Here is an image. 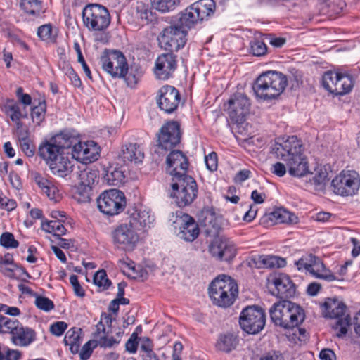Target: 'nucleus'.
Masks as SVG:
<instances>
[{"label": "nucleus", "mask_w": 360, "mask_h": 360, "mask_svg": "<svg viewBox=\"0 0 360 360\" xmlns=\"http://www.w3.org/2000/svg\"><path fill=\"white\" fill-rule=\"evenodd\" d=\"M31 176L37 186L44 191L53 181L37 172H32Z\"/></svg>", "instance_id": "obj_50"}, {"label": "nucleus", "mask_w": 360, "mask_h": 360, "mask_svg": "<svg viewBox=\"0 0 360 360\" xmlns=\"http://www.w3.org/2000/svg\"><path fill=\"white\" fill-rule=\"evenodd\" d=\"M138 335L135 333H132L125 345L126 350L131 354L136 352L138 347Z\"/></svg>", "instance_id": "obj_61"}, {"label": "nucleus", "mask_w": 360, "mask_h": 360, "mask_svg": "<svg viewBox=\"0 0 360 360\" xmlns=\"http://www.w3.org/2000/svg\"><path fill=\"white\" fill-rule=\"evenodd\" d=\"M207 168L210 171H215L217 169V155L214 152H212L205 158Z\"/></svg>", "instance_id": "obj_58"}, {"label": "nucleus", "mask_w": 360, "mask_h": 360, "mask_svg": "<svg viewBox=\"0 0 360 360\" xmlns=\"http://www.w3.org/2000/svg\"><path fill=\"white\" fill-rule=\"evenodd\" d=\"M259 262L265 268H281L286 265L285 259L274 255L261 256Z\"/></svg>", "instance_id": "obj_41"}, {"label": "nucleus", "mask_w": 360, "mask_h": 360, "mask_svg": "<svg viewBox=\"0 0 360 360\" xmlns=\"http://www.w3.org/2000/svg\"><path fill=\"white\" fill-rule=\"evenodd\" d=\"M288 84L286 77L276 71H268L260 75L253 86L257 98L271 100L283 93Z\"/></svg>", "instance_id": "obj_4"}, {"label": "nucleus", "mask_w": 360, "mask_h": 360, "mask_svg": "<svg viewBox=\"0 0 360 360\" xmlns=\"http://www.w3.org/2000/svg\"><path fill=\"white\" fill-rule=\"evenodd\" d=\"M238 345V340L231 334L221 335L217 342L216 347L219 350L229 352L235 349Z\"/></svg>", "instance_id": "obj_39"}, {"label": "nucleus", "mask_w": 360, "mask_h": 360, "mask_svg": "<svg viewBox=\"0 0 360 360\" xmlns=\"http://www.w3.org/2000/svg\"><path fill=\"white\" fill-rule=\"evenodd\" d=\"M72 146V158L84 164L96 161L100 155V148L93 141H79Z\"/></svg>", "instance_id": "obj_18"}, {"label": "nucleus", "mask_w": 360, "mask_h": 360, "mask_svg": "<svg viewBox=\"0 0 360 360\" xmlns=\"http://www.w3.org/2000/svg\"><path fill=\"white\" fill-rule=\"evenodd\" d=\"M138 230L129 222L117 226L112 231V243L117 249L132 252L136 248L140 236Z\"/></svg>", "instance_id": "obj_10"}, {"label": "nucleus", "mask_w": 360, "mask_h": 360, "mask_svg": "<svg viewBox=\"0 0 360 360\" xmlns=\"http://www.w3.org/2000/svg\"><path fill=\"white\" fill-rule=\"evenodd\" d=\"M187 29L179 20L176 23L166 27L158 37L161 47L171 52L182 49L187 41Z\"/></svg>", "instance_id": "obj_9"}, {"label": "nucleus", "mask_w": 360, "mask_h": 360, "mask_svg": "<svg viewBox=\"0 0 360 360\" xmlns=\"http://www.w3.org/2000/svg\"><path fill=\"white\" fill-rule=\"evenodd\" d=\"M120 157L125 164L142 162L144 153L137 143H128L122 146Z\"/></svg>", "instance_id": "obj_29"}, {"label": "nucleus", "mask_w": 360, "mask_h": 360, "mask_svg": "<svg viewBox=\"0 0 360 360\" xmlns=\"http://www.w3.org/2000/svg\"><path fill=\"white\" fill-rule=\"evenodd\" d=\"M272 322L284 328L297 326L304 319L303 309L295 303L283 300L276 303L269 309Z\"/></svg>", "instance_id": "obj_3"}, {"label": "nucleus", "mask_w": 360, "mask_h": 360, "mask_svg": "<svg viewBox=\"0 0 360 360\" xmlns=\"http://www.w3.org/2000/svg\"><path fill=\"white\" fill-rule=\"evenodd\" d=\"M0 244L7 248H15L18 246L19 243L14 238L12 233L6 232L0 237Z\"/></svg>", "instance_id": "obj_51"}, {"label": "nucleus", "mask_w": 360, "mask_h": 360, "mask_svg": "<svg viewBox=\"0 0 360 360\" xmlns=\"http://www.w3.org/2000/svg\"><path fill=\"white\" fill-rule=\"evenodd\" d=\"M40 40L46 43H55L57 39V31L51 23H46L39 26L37 32Z\"/></svg>", "instance_id": "obj_35"}, {"label": "nucleus", "mask_w": 360, "mask_h": 360, "mask_svg": "<svg viewBox=\"0 0 360 360\" xmlns=\"http://www.w3.org/2000/svg\"><path fill=\"white\" fill-rule=\"evenodd\" d=\"M136 17L140 19L143 23L148 24L152 20V12L148 5L143 2H138L136 7Z\"/></svg>", "instance_id": "obj_44"}, {"label": "nucleus", "mask_w": 360, "mask_h": 360, "mask_svg": "<svg viewBox=\"0 0 360 360\" xmlns=\"http://www.w3.org/2000/svg\"><path fill=\"white\" fill-rule=\"evenodd\" d=\"M34 338V333L32 329L19 326L13 335L16 343L21 346H27L30 344Z\"/></svg>", "instance_id": "obj_37"}, {"label": "nucleus", "mask_w": 360, "mask_h": 360, "mask_svg": "<svg viewBox=\"0 0 360 360\" xmlns=\"http://www.w3.org/2000/svg\"><path fill=\"white\" fill-rule=\"evenodd\" d=\"M91 190L81 188V185H78L77 191L75 194V198L79 202H88L91 200Z\"/></svg>", "instance_id": "obj_53"}, {"label": "nucleus", "mask_w": 360, "mask_h": 360, "mask_svg": "<svg viewBox=\"0 0 360 360\" xmlns=\"http://www.w3.org/2000/svg\"><path fill=\"white\" fill-rule=\"evenodd\" d=\"M311 257L313 256L309 255L305 257H302L295 262L298 270H305L306 271L309 272V268L311 266Z\"/></svg>", "instance_id": "obj_63"}, {"label": "nucleus", "mask_w": 360, "mask_h": 360, "mask_svg": "<svg viewBox=\"0 0 360 360\" xmlns=\"http://www.w3.org/2000/svg\"><path fill=\"white\" fill-rule=\"evenodd\" d=\"M34 303L38 309L44 311H50L54 308L53 301L46 297L37 296Z\"/></svg>", "instance_id": "obj_49"}, {"label": "nucleus", "mask_w": 360, "mask_h": 360, "mask_svg": "<svg viewBox=\"0 0 360 360\" xmlns=\"http://www.w3.org/2000/svg\"><path fill=\"white\" fill-rule=\"evenodd\" d=\"M150 1L155 9L166 13L174 10L180 0H150Z\"/></svg>", "instance_id": "obj_42"}, {"label": "nucleus", "mask_w": 360, "mask_h": 360, "mask_svg": "<svg viewBox=\"0 0 360 360\" xmlns=\"http://www.w3.org/2000/svg\"><path fill=\"white\" fill-rule=\"evenodd\" d=\"M310 177L305 183V186L308 189L314 191H322L328 181V172L326 166L317 165L313 172H309Z\"/></svg>", "instance_id": "obj_26"}, {"label": "nucleus", "mask_w": 360, "mask_h": 360, "mask_svg": "<svg viewBox=\"0 0 360 360\" xmlns=\"http://www.w3.org/2000/svg\"><path fill=\"white\" fill-rule=\"evenodd\" d=\"M269 219L275 224H295L298 223V217L284 208H277L268 214Z\"/></svg>", "instance_id": "obj_31"}, {"label": "nucleus", "mask_w": 360, "mask_h": 360, "mask_svg": "<svg viewBox=\"0 0 360 360\" xmlns=\"http://www.w3.org/2000/svg\"><path fill=\"white\" fill-rule=\"evenodd\" d=\"M310 259L311 266L309 273L316 278L325 279L326 281L335 280V278L334 275L331 274L328 270L325 269L323 264L319 258L313 256L311 257Z\"/></svg>", "instance_id": "obj_32"}, {"label": "nucleus", "mask_w": 360, "mask_h": 360, "mask_svg": "<svg viewBox=\"0 0 360 360\" xmlns=\"http://www.w3.org/2000/svg\"><path fill=\"white\" fill-rule=\"evenodd\" d=\"M68 325L63 321H57L50 326V331L56 336H60L66 330Z\"/></svg>", "instance_id": "obj_59"}, {"label": "nucleus", "mask_w": 360, "mask_h": 360, "mask_svg": "<svg viewBox=\"0 0 360 360\" xmlns=\"http://www.w3.org/2000/svg\"><path fill=\"white\" fill-rule=\"evenodd\" d=\"M250 50L254 56H262L266 54L267 47L264 42L259 40H254L250 43Z\"/></svg>", "instance_id": "obj_52"}, {"label": "nucleus", "mask_w": 360, "mask_h": 360, "mask_svg": "<svg viewBox=\"0 0 360 360\" xmlns=\"http://www.w3.org/2000/svg\"><path fill=\"white\" fill-rule=\"evenodd\" d=\"M250 107L248 98L243 94H236L229 99L225 110L232 121L243 124V120L249 112Z\"/></svg>", "instance_id": "obj_15"}, {"label": "nucleus", "mask_w": 360, "mask_h": 360, "mask_svg": "<svg viewBox=\"0 0 360 360\" xmlns=\"http://www.w3.org/2000/svg\"><path fill=\"white\" fill-rule=\"evenodd\" d=\"M44 192L46 194L47 197L55 202L58 201L60 199V194L58 187L53 184V182L49 185Z\"/></svg>", "instance_id": "obj_55"}, {"label": "nucleus", "mask_w": 360, "mask_h": 360, "mask_svg": "<svg viewBox=\"0 0 360 360\" xmlns=\"http://www.w3.org/2000/svg\"><path fill=\"white\" fill-rule=\"evenodd\" d=\"M339 84L340 85L339 96L348 94L354 86L355 78L350 73L339 69Z\"/></svg>", "instance_id": "obj_34"}, {"label": "nucleus", "mask_w": 360, "mask_h": 360, "mask_svg": "<svg viewBox=\"0 0 360 360\" xmlns=\"http://www.w3.org/2000/svg\"><path fill=\"white\" fill-rule=\"evenodd\" d=\"M236 250L233 242L223 236L214 238L209 246L211 255L219 261L232 260L236 257Z\"/></svg>", "instance_id": "obj_14"}, {"label": "nucleus", "mask_w": 360, "mask_h": 360, "mask_svg": "<svg viewBox=\"0 0 360 360\" xmlns=\"http://www.w3.org/2000/svg\"><path fill=\"white\" fill-rule=\"evenodd\" d=\"M158 146L165 150H170L181 141L180 125L176 121H171L163 125L158 134Z\"/></svg>", "instance_id": "obj_17"}, {"label": "nucleus", "mask_w": 360, "mask_h": 360, "mask_svg": "<svg viewBox=\"0 0 360 360\" xmlns=\"http://www.w3.org/2000/svg\"><path fill=\"white\" fill-rule=\"evenodd\" d=\"M323 316L325 318L334 319L338 318V301L335 297H328L321 304Z\"/></svg>", "instance_id": "obj_38"}, {"label": "nucleus", "mask_w": 360, "mask_h": 360, "mask_svg": "<svg viewBox=\"0 0 360 360\" xmlns=\"http://www.w3.org/2000/svg\"><path fill=\"white\" fill-rule=\"evenodd\" d=\"M339 195L352 196L358 192L360 186V177L354 170H342L339 175Z\"/></svg>", "instance_id": "obj_22"}, {"label": "nucleus", "mask_w": 360, "mask_h": 360, "mask_svg": "<svg viewBox=\"0 0 360 360\" xmlns=\"http://www.w3.org/2000/svg\"><path fill=\"white\" fill-rule=\"evenodd\" d=\"M98 207L107 215H115L124 210L125 197L124 193L117 189L104 191L97 200Z\"/></svg>", "instance_id": "obj_13"}, {"label": "nucleus", "mask_w": 360, "mask_h": 360, "mask_svg": "<svg viewBox=\"0 0 360 360\" xmlns=\"http://www.w3.org/2000/svg\"><path fill=\"white\" fill-rule=\"evenodd\" d=\"M338 72L328 71L322 78L323 87L329 92L337 94Z\"/></svg>", "instance_id": "obj_40"}, {"label": "nucleus", "mask_w": 360, "mask_h": 360, "mask_svg": "<svg viewBox=\"0 0 360 360\" xmlns=\"http://www.w3.org/2000/svg\"><path fill=\"white\" fill-rule=\"evenodd\" d=\"M46 105L45 101L39 102L34 106L31 112L32 121L37 125H39L45 118Z\"/></svg>", "instance_id": "obj_45"}, {"label": "nucleus", "mask_w": 360, "mask_h": 360, "mask_svg": "<svg viewBox=\"0 0 360 360\" xmlns=\"http://www.w3.org/2000/svg\"><path fill=\"white\" fill-rule=\"evenodd\" d=\"M167 172L173 176L172 181L177 179L179 176H186V172L188 162L181 151H172L167 158Z\"/></svg>", "instance_id": "obj_23"}, {"label": "nucleus", "mask_w": 360, "mask_h": 360, "mask_svg": "<svg viewBox=\"0 0 360 360\" xmlns=\"http://www.w3.org/2000/svg\"><path fill=\"white\" fill-rule=\"evenodd\" d=\"M16 207V202L13 199H8L6 197L0 196V207L4 208L8 211L13 210Z\"/></svg>", "instance_id": "obj_64"}, {"label": "nucleus", "mask_w": 360, "mask_h": 360, "mask_svg": "<svg viewBox=\"0 0 360 360\" xmlns=\"http://www.w3.org/2000/svg\"><path fill=\"white\" fill-rule=\"evenodd\" d=\"M176 56L171 53H162L155 60L154 74L158 79L167 80L171 77L177 67Z\"/></svg>", "instance_id": "obj_21"}, {"label": "nucleus", "mask_w": 360, "mask_h": 360, "mask_svg": "<svg viewBox=\"0 0 360 360\" xmlns=\"http://www.w3.org/2000/svg\"><path fill=\"white\" fill-rule=\"evenodd\" d=\"M81 333L80 328H72L65 335L64 342L65 345L69 346L72 354H77L79 352L82 343Z\"/></svg>", "instance_id": "obj_33"}, {"label": "nucleus", "mask_w": 360, "mask_h": 360, "mask_svg": "<svg viewBox=\"0 0 360 360\" xmlns=\"http://www.w3.org/2000/svg\"><path fill=\"white\" fill-rule=\"evenodd\" d=\"M94 283L98 288L99 290H105L112 284L108 278L106 271L103 269L98 271L94 274Z\"/></svg>", "instance_id": "obj_43"}, {"label": "nucleus", "mask_w": 360, "mask_h": 360, "mask_svg": "<svg viewBox=\"0 0 360 360\" xmlns=\"http://www.w3.org/2000/svg\"><path fill=\"white\" fill-rule=\"evenodd\" d=\"M23 153L28 157H32L34 154L35 147L30 139H22L19 142Z\"/></svg>", "instance_id": "obj_56"}, {"label": "nucleus", "mask_w": 360, "mask_h": 360, "mask_svg": "<svg viewBox=\"0 0 360 360\" xmlns=\"http://www.w3.org/2000/svg\"><path fill=\"white\" fill-rule=\"evenodd\" d=\"M64 221L61 220H43L41 229L47 233L53 234L56 236H61L66 233V229L63 225Z\"/></svg>", "instance_id": "obj_36"}, {"label": "nucleus", "mask_w": 360, "mask_h": 360, "mask_svg": "<svg viewBox=\"0 0 360 360\" xmlns=\"http://www.w3.org/2000/svg\"><path fill=\"white\" fill-rule=\"evenodd\" d=\"M352 319L347 307L342 302H339V338H345L350 342L352 338Z\"/></svg>", "instance_id": "obj_27"}, {"label": "nucleus", "mask_w": 360, "mask_h": 360, "mask_svg": "<svg viewBox=\"0 0 360 360\" xmlns=\"http://www.w3.org/2000/svg\"><path fill=\"white\" fill-rule=\"evenodd\" d=\"M171 197L175 199L179 207L190 205L195 199L198 194V186L190 176H181L173 181Z\"/></svg>", "instance_id": "obj_8"}, {"label": "nucleus", "mask_w": 360, "mask_h": 360, "mask_svg": "<svg viewBox=\"0 0 360 360\" xmlns=\"http://www.w3.org/2000/svg\"><path fill=\"white\" fill-rule=\"evenodd\" d=\"M127 215L128 222L138 231H147L155 221L150 210L143 206L130 207L127 210Z\"/></svg>", "instance_id": "obj_16"}, {"label": "nucleus", "mask_w": 360, "mask_h": 360, "mask_svg": "<svg viewBox=\"0 0 360 360\" xmlns=\"http://www.w3.org/2000/svg\"><path fill=\"white\" fill-rule=\"evenodd\" d=\"M95 343L96 342L94 340H89L84 345L79 353V356L82 360H87L89 359L92 354L93 349L95 347Z\"/></svg>", "instance_id": "obj_54"}, {"label": "nucleus", "mask_w": 360, "mask_h": 360, "mask_svg": "<svg viewBox=\"0 0 360 360\" xmlns=\"http://www.w3.org/2000/svg\"><path fill=\"white\" fill-rule=\"evenodd\" d=\"M215 9L216 4L213 0H199L180 13L179 22L187 28H191L195 25L207 20L214 13Z\"/></svg>", "instance_id": "obj_6"}, {"label": "nucleus", "mask_w": 360, "mask_h": 360, "mask_svg": "<svg viewBox=\"0 0 360 360\" xmlns=\"http://www.w3.org/2000/svg\"><path fill=\"white\" fill-rule=\"evenodd\" d=\"M265 321V314L261 308L249 306L241 311L239 323L245 332L256 334L263 329Z\"/></svg>", "instance_id": "obj_12"}, {"label": "nucleus", "mask_w": 360, "mask_h": 360, "mask_svg": "<svg viewBox=\"0 0 360 360\" xmlns=\"http://www.w3.org/2000/svg\"><path fill=\"white\" fill-rule=\"evenodd\" d=\"M272 283L275 290L272 294L281 298H289L295 293V285L289 277L285 274H279L272 278Z\"/></svg>", "instance_id": "obj_25"}, {"label": "nucleus", "mask_w": 360, "mask_h": 360, "mask_svg": "<svg viewBox=\"0 0 360 360\" xmlns=\"http://www.w3.org/2000/svg\"><path fill=\"white\" fill-rule=\"evenodd\" d=\"M286 167L287 165L285 166L284 164L277 162L271 165L270 171L274 175L282 177L286 174Z\"/></svg>", "instance_id": "obj_60"}, {"label": "nucleus", "mask_w": 360, "mask_h": 360, "mask_svg": "<svg viewBox=\"0 0 360 360\" xmlns=\"http://www.w3.org/2000/svg\"><path fill=\"white\" fill-rule=\"evenodd\" d=\"M70 282L72 285L75 294L78 297H83L85 292L78 281V277L76 275H72L70 277Z\"/></svg>", "instance_id": "obj_57"}, {"label": "nucleus", "mask_w": 360, "mask_h": 360, "mask_svg": "<svg viewBox=\"0 0 360 360\" xmlns=\"http://www.w3.org/2000/svg\"><path fill=\"white\" fill-rule=\"evenodd\" d=\"M11 316H18L20 314V310L17 307H10L7 304H0V312Z\"/></svg>", "instance_id": "obj_62"}, {"label": "nucleus", "mask_w": 360, "mask_h": 360, "mask_svg": "<svg viewBox=\"0 0 360 360\" xmlns=\"http://www.w3.org/2000/svg\"><path fill=\"white\" fill-rule=\"evenodd\" d=\"M72 144V137L60 133L39 146V155L53 175L65 178L72 172L73 165L68 151Z\"/></svg>", "instance_id": "obj_1"}, {"label": "nucleus", "mask_w": 360, "mask_h": 360, "mask_svg": "<svg viewBox=\"0 0 360 360\" xmlns=\"http://www.w3.org/2000/svg\"><path fill=\"white\" fill-rule=\"evenodd\" d=\"M19 6L24 15L32 20L41 18L46 10L40 0H20Z\"/></svg>", "instance_id": "obj_28"}, {"label": "nucleus", "mask_w": 360, "mask_h": 360, "mask_svg": "<svg viewBox=\"0 0 360 360\" xmlns=\"http://www.w3.org/2000/svg\"><path fill=\"white\" fill-rule=\"evenodd\" d=\"M105 178L109 184L117 186L123 182L124 176L122 171L114 169L107 172Z\"/></svg>", "instance_id": "obj_47"}, {"label": "nucleus", "mask_w": 360, "mask_h": 360, "mask_svg": "<svg viewBox=\"0 0 360 360\" xmlns=\"http://www.w3.org/2000/svg\"><path fill=\"white\" fill-rule=\"evenodd\" d=\"M6 113L9 115L12 121H18L22 117V113L18 104L11 102L6 106Z\"/></svg>", "instance_id": "obj_48"}, {"label": "nucleus", "mask_w": 360, "mask_h": 360, "mask_svg": "<svg viewBox=\"0 0 360 360\" xmlns=\"http://www.w3.org/2000/svg\"><path fill=\"white\" fill-rule=\"evenodd\" d=\"M100 63L104 71L112 77L122 78L128 72V64L124 54L119 51H105Z\"/></svg>", "instance_id": "obj_11"}, {"label": "nucleus", "mask_w": 360, "mask_h": 360, "mask_svg": "<svg viewBox=\"0 0 360 360\" xmlns=\"http://www.w3.org/2000/svg\"><path fill=\"white\" fill-rule=\"evenodd\" d=\"M112 319L109 315L102 314L101 321L96 326V330L94 333V340L96 343L94 347L100 346L101 347H112L115 345L120 343V340H117L113 337L109 338L108 336V332L106 331L104 323L110 324Z\"/></svg>", "instance_id": "obj_24"}, {"label": "nucleus", "mask_w": 360, "mask_h": 360, "mask_svg": "<svg viewBox=\"0 0 360 360\" xmlns=\"http://www.w3.org/2000/svg\"><path fill=\"white\" fill-rule=\"evenodd\" d=\"M77 177L79 185H81V188L92 190V188L98 181V171L96 169L86 167L78 172Z\"/></svg>", "instance_id": "obj_30"}, {"label": "nucleus", "mask_w": 360, "mask_h": 360, "mask_svg": "<svg viewBox=\"0 0 360 360\" xmlns=\"http://www.w3.org/2000/svg\"><path fill=\"white\" fill-rule=\"evenodd\" d=\"M0 323L2 325L3 332L10 333L13 335L20 326V323L16 320H12L6 316H0Z\"/></svg>", "instance_id": "obj_46"}, {"label": "nucleus", "mask_w": 360, "mask_h": 360, "mask_svg": "<svg viewBox=\"0 0 360 360\" xmlns=\"http://www.w3.org/2000/svg\"><path fill=\"white\" fill-rule=\"evenodd\" d=\"M271 152L277 158L286 162L290 175L300 178L309 173L302 141L297 136L276 139L271 146Z\"/></svg>", "instance_id": "obj_2"}, {"label": "nucleus", "mask_w": 360, "mask_h": 360, "mask_svg": "<svg viewBox=\"0 0 360 360\" xmlns=\"http://www.w3.org/2000/svg\"><path fill=\"white\" fill-rule=\"evenodd\" d=\"M175 228L179 229L177 236L187 242L193 241L199 235V228L194 219L187 214L180 213L174 222Z\"/></svg>", "instance_id": "obj_19"}, {"label": "nucleus", "mask_w": 360, "mask_h": 360, "mask_svg": "<svg viewBox=\"0 0 360 360\" xmlns=\"http://www.w3.org/2000/svg\"><path fill=\"white\" fill-rule=\"evenodd\" d=\"M82 21L84 27L91 32H102L110 23V15L105 6L90 4L82 10Z\"/></svg>", "instance_id": "obj_7"}, {"label": "nucleus", "mask_w": 360, "mask_h": 360, "mask_svg": "<svg viewBox=\"0 0 360 360\" xmlns=\"http://www.w3.org/2000/svg\"><path fill=\"white\" fill-rule=\"evenodd\" d=\"M209 295L215 305L228 307L233 304L238 297V285L230 276H219L210 285Z\"/></svg>", "instance_id": "obj_5"}, {"label": "nucleus", "mask_w": 360, "mask_h": 360, "mask_svg": "<svg viewBox=\"0 0 360 360\" xmlns=\"http://www.w3.org/2000/svg\"><path fill=\"white\" fill-rule=\"evenodd\" d=\"M180 100L179 91L172 86H163L158 91V105L162 110L167 113L175 111Z\"/></svg>", "instance_id": "obj_20"}]
</instances>
